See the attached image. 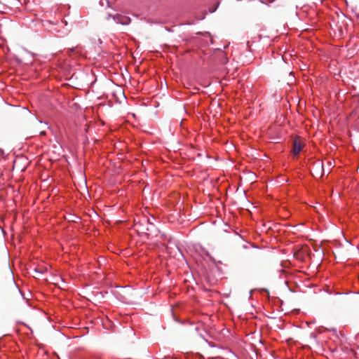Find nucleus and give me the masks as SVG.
<instances>
[{
  "mask_svg": "<svg viewBox=\"0 0 359 359\" xmlns=\"http://www.w3.org/2000/svg\"><path fill=\"white\" fill-rule=\"evenodd\" d=\"M304 144L302 139L299 137H296L292 143V154L294 156L299 155L302 151Z\"/></svg>",
  "mask_w": 359,
  "mask_h": 359,
  "instance_id": "1",
  "label": "nucleus"
},
{
  "mask_svg": "<svg viewBox=\"0 0 359 359\" xmlns=\"http://www.w3.org/2000/svg\"><path fill=\"white\" fill-rule=\"evenodd\" d=\"M323 173H324V170H323V163L320 161L316 162L313 165V170L312 171V175L316 177L319 176V177L320 178L323 175Z\"/></svg>",
  "mask_w": 359,
  "mask_h": 359,
  "instance_id": "2",
  "label": "nucleus"
},
{
  "mask_svg": "<svg viewBox=\"0 0 359 359\" xmlns=\"http://www.w3.org/2000/svg\"><path fill=\"white\" fill-rule=\"evenodd\" d=\"M114 19L122 25H128L130 22V19L128 17L121 16L118 15L114 16Z\"/></svg>",
  "mask_w": 359,
  "mask_h": 359,
  "instance_id": "3",
  "label": "nucleus"
},
{
  "mask_svg": "<svg viewBox=\"0 0 359 359\" xmlns=\"http://www.w3.org/2000/svg\"><path fill=\"white\" fill-rule=\"evenodd\" d=\"M14 288H15V290H18L15 285H14Z\"/></svg>",
  "mask_w": 359,
  "mask_h": 359,
  "instance_id": "4",
  "label": "nucleus"
}]
</instances>
